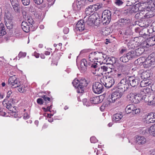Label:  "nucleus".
<instances>
[{"label":"nucleus","mask_w":155,"mask_h":155,"mask_svg":"<svg viewBox=\"0 0 155 155\" xmlns=\"http://www.w3.org/2000/svg\"><path fill=\"white\" fill-rule=\"evenodd\" d=\"M127 98L132 102L134 104H137L139 103L140 101L141 100H144L146 102H148V104L149 105L151 104V101L149 103V101H147L146 97H144V96H143L142 97L139 93L136 94V93L130 94L127 96Z\"/></svg>","instance_id":"f257e3e1"},{"label":"nucleus","mask_w":155,"mask_h":155,"mask_svg":"<svg viewBox=\"0 0 155 155\" xmlns=\"http://www.w3.org/2000/svg\"><path fill=\"white\" fill-rule=\"evenodd\" d=\"M137 60H141L143 61H144L141 62L142 63L143 65L145 68H147L150 67H155V59L152 57V54L149 55L146 59L144 57H141L138 59Z\"/></svg>","instance_id":"f03ea898"},{"label":"nucleus","mask_w":155,"mask_h":155,"mask_svg":"<svg viewBox=\"0 0 155 155\" xmlns=\"http://www.w3.org/2000/svg\"><path fill=\"white\" fill-rule=\"evenodd\" d=\"M98 15L92 14L89 16L86 21V24L89 26H91L94 24L97 26L100 24V21L99 19L98 18Z\"/></svg>","instance_id":"7ed1b4c3"},{"label":"nucleus","mask_w":155,"mask_h":155,"mask_svg":"<svg viewBox=\"0 0 155 155\" xmlns=\"http://www.w3.org/2000/svg\"><path fill=\"white\" fill-rule=\"evenodd\" d=\"M88 84L87 80L83 77H79L78 79V93H84L85 87Z\"/></svg>","instance_id":"20e7f679"},{"label":"nucleus","mask_w":155,"mask_h":155,"mask_svg":"<svg viewBox=\"0 0 155 155\" xmlns=\"http://www.w3.org/2000/svg\"><path fill=\"white\" fill-rule=\"evenodd\" d=\"M123 92L117 89L116 91L113 92L110 97L108 98V101L110 103L115 102L117 99L121 97Z\"/></svg>","instance_id":"39448f33"},{"label":"nucleus","mask_w":155,"mask_h":155,"mask_svg":"<svg viewBox=\"0 0 155 155\" xmlns=\"http://www.w3.org/2000/svg\"><path fill=\"white\" fill-rule=\"evenodd\" d=\"M102 5L97 3L87 7L85 9V13L87 15H89L91 14H94L93 13L101 8Z\"/></svg>","instance_id":"423d86ee"},{"label":"nucleus","mask_w":155,"mask_h":155,"mask_svg":"<svg viewBox=\"0 0 155 155\" xmlns=\"http://www.w3.org/2000/svg\"><path fill=\"white\" fill-rule=\"evenodd\" d=\"M111 13L108 10L104 11L101 16L102 22L103 24H108L111 20Z\"/></svg>","instance_id":"0eeeda50"},{"label":"nucleus","mask_w":155,"mask_h":155,"mask_svg":"<svg viewBox=\"0 0 155 155\" xmlns=\"http://www.w3.org/2000/svg\"><path fill=\"white\" fill-rule=\"evenodd\" d=\"M113 77V73L111 76L104 78L103 82L101 81L104 85L107 88L111 87L114 83V81Z\"/></svg>","instance_id":"6e6552de"},{"label":"nucleus","mask_w":155,"mask_h":155,"mask_svg":"<svg viewBox=\"0 0 155 155\" xmlns=\"http://www.w3.org/2000/svg\"><path fill=\"white\" fill-rule=\"evenodd\" d=\"M139 15L140 18H149L153 17L154 14L152 10H148L145 8L144 11H141L140 12Z\"/></svg>","instance_id":"1a4fd4ad"},{"label":"nucleus","mask_w":155,"mask_h":155,"mask_svg":"<svg viewBox=\"0 0 155 155\" xmlns=\"http://www.w3.org/2000/svg\"><path fill=\"white\" fill-rule=\"evenodd\" d=\"M92 90L95 93L98 94H100L102 93L104 90L103 86L100 82H95L93 84Z\"/></svg>","instance_id":"9d476101"},{"label":"nucleus","mask_w":155,"mask_h":155,"mask_svg":"<svg viewBox=\"0 0 155 155\" xmlns=\"http://www.w3.org/2000/svg\"><path fill=\"white\" fill-rule=\"evenodd\" d=\"M91 72L96 76H101L104 74V72L101 71L100 67L98 66V64L96 63L92 64Z\"/></svg>","instance_id":"9b49d317"},{"label":"nucleus","mask_w":155,"mask_h":155,"mask_svg":"<svg viewBox=\"0 0 155 155\" xmlns=\"http://www.w3.org/2000/svg\"><path fill=\"white\" fill-rule=\"evenodd\" d=\"M125 112L127 114L132 113L134 115L138 114L140 112L139 109L137 108L134 105L129 104L125 108Z\"/></svg>","instance_id":"f8f14e48"},{"label":"nucleus","mask_w":155,"mask_h":155,"mask_svg":"<svg viewBox=\"0 0 155 155\" xmlns=\"http://www.w3.org/2000/svg\"><path fill=\"white\" fill-rule=\"evenodd\" d=\"M147 39H145L143 42V46L148 48L150 46H151L155 45V41L153 37H151L148 38H147Z\"/></svg>","instance_id":"ddd939ff"},{"label":"nucleus","mask_w":155,"mask_h":155,"mask_svg":"<svg viewBox=\"0 0 155 155\" xmlns=\"http://www.w3.org/2000/svg\"><path fill=\"white\" fill-rule=\"evenodd\" d=\"M135 140L136 144L138 145H142L144 144L147 141L146 139L143 137L137 136H135Z\"/></svg>","instance_id":"4468645a"},{"label":"nucleus","mask_w":155,"mask_h":155,"mask_svg":"<svg viewBox=\"0 0 155 155\" xmlns=\"http://www.w3.org/2000/svg\"><path fill=\"white\" fill-rule=\"evenodd\" d=\"M87 64L86 60L85 59H82L81 61L79 68L81 73H84L87 71Z\"/></svg>","instance_id":"2eb2a0df"},{"label":"nucleus","mask_w":155,"mask_h":155,"mask_svg":"<svg viewBox=\"0 0 155 155\" xmlns=\"http://www.w3.org/2000/svg\"><path fill=\"white\" fill-rule=\"evenodd\" d=\"M15 101L14 99L12 98L10 99L9 101H7L5 102H3L4 106L5 107H6L7 109L10 111H13V107L12 106V104Z\"/></svg>","instance_id":"dca6fc26"},{"label":"nucleus","mask_w":155,"mask_h":155,"mask_svg":"<svg viewBox=\"0 0 155 155\" xmlns=\"http://www.w3.org/2000/svg\"><path fill=\"white\" fill-rule=\"evenodd\" d=\"M129 81L130 85L132 87L137 86L140 82V79L137 77H130L129 78Z\"/></svg>","instance_id":"f3484780"},{"label":"nucleus","mask_w":155,"mask_h":155,"mask_svg":"<svg viewBox=\"0 0 155 155\" xmlns=\"http://www.w3.org/2000/svg\"><path fill=\"white\" fill-rule=\"evenodd\" d=\"M150 30L147 29L146 28L143 29L139 32V34L140 36L139 37L140 38H146L150 35Z\"/></svg>","instance_id":"a211bd4d"},{"label":"nucleus","mask_w":155,"mask_h":155,"mask_svg":"<svg viewBox=\"0 0 155 155\" xmlns=\"http://www.w3.org/2000/svg\"><path fill=\"white\" fill-rule=\"evenodd\" d=\"M13 78H11L8 79V84L9 85H11V87L13 88L18 87L20 84L19 82H18L16 79L14 80Z\"/></svg>","instance_id":"6ab92c4d"},{"label":"nucleus","mask_w":155,"mask_h":155,"mask_svg":"<svg viewBox=\"0 0 155 155\" xmlns=\"http://www.w3.org/2000/svg\"><path fill=\"white\" fill-rule=\"evenodd\" d=\"M123 117V116L122 114L120 113L115 114L113 116V122L114 123H120Z\"/></svg>","instance_id":"aec40b11"},{"label":"nucleus","mask_w":155,"mask_h":155,"mask_svg":"<svg viewBox=\"0 0 155 155\" xmlns=\"http://www.w3.org/2000/svg\"><path fill=\"white\" fill-rule=\"evenodd\" d=\"M126 84V80L124 79H122L117 84V89L124 92L125 90V85Z\"/></svg>","instance_id":"412c9836"},{"label":"nucleus","mask_w":155,"mask_h":155,"mask_svg":"<svg viewBox=\"0 0 155 155\" xmlns=\"http://www.w3.org/2000/svg\"><path fill=\"white\" fill-rule=\"evenodd\" d=\"M120 71L126 76L129 73V69L128 67L126 65H122L119 67Z\"/></svg>","instance_id":"4be33fe9"},{"label":"nucleus","mask_w":155,"mask_h":155,"mask_svg":"<svg viewBox=\"0 0 155 155\" xmlns=\"http://www.w3.org/2000/svg\"><path fill=\"white\" fill-rule=\"evenodd\" d=\"M21 27L24 32H28L29 31L30 27L27 22L23 21L21 23Z\"/></svg>","instance_id":"5701e85b"},{"label":"nucleus","mask_w":155,"mask_h":155,"mask_svg":"<svg viewBox=\"0 0 155 155\" xmlns=\"http://www.w3.org/2000/svg\"><path fill=\"white\" fill-rule=\"evenodd\" d=\"M150 91V88L147 87H145L142 88L140 90V91L139 93L142 97L143 96H144V97H146V94L149 93Z\"/></svg>","instance_id":"b1692460"},{"label":"nucleus","mask_w":155,"mask_h":155,"mask_svg":"<svg viewBox=\"0 0 155 155\" xmlns=\"http://www.w3.org/2000/svg\"><path fill=\"white\" fill-rule=\"evenodd\" d=\"M90 102L92 104H95L100 103L101 100L99 96H93L91 98Z\"/></svg>","instance_id":"393cba45"},{"label":"nucleus","mask_w":155,"mask_h":155,"mask_svg":"<svg viewBox=\"0 0 155 155\" xmlns=\"http://www.w3.org/2000/svg\"><path fill=\"white\" fill-rule=\"evenodd\" d=\"M84 29V21L83 20H81L78 21V31H82Z\"/></svg>","instance_id":"a878e982"},{"label":"nucleus","mask_w":155,"mask_h":155,"mask_svg":"<svg viewBox=\"0 0 155 155\" xmlns=\"http://www.w3.org/2000/svg\"><path fill=\"white\" fill-rule=\"evenodd\" d=\"M128 60H131L136 57V54L134 51H131L126 54Z\"/></svg>","instance_id":"bb28decb"},{"label":"nucleus","mask_w":155,"mask_h":155,"mask_svg":"<svg viewBox=\"0 0 155 155\" xmlns=\"http://www.w3.org/2000/svg\"><path fill=\"white\" fill-rule=\"evenodd\" d=\"M110 72L113 73V77L114 78H124L126 76L121 72L120 71L118 73H114L111 71H110Z\"/></svg>","instance_id":"cd10ccee"},{"label":"nucleus","mask_w":155,"mask_h":155,"mask_svg":"<svg viewBox=\"0 0 155 155\" xmlns=\"http://www.w3.org/2000/svg\"><path fill=\"white\" fill-rule=\"evenodd\" d=\"M6 33L5 26L3 24H0V36H3Z\"/></svg>","instance_id":"c85d7f7f"},{"label":"nucleus","mask_w":155,"mask_h":155,"mask_svg":"<svg viewBox=\"0 0 155 155\" xmlns=\"http://www.w3.org/2000/svg\"><path fill=\"white\" fill-rule=\"evenodd\" d=\"M145 119L146 120L145 122L147 124L150 123H153L155 122V120L149 114L147 117L145 118Z\"/></svg>","instance_id":"c756f323"},{"label":"nucleus","mask_w":155,"mask_h":155,"mask_svg":"<svg viewBox=\"0 0 155 155\" xmlns=\"http://www.w3.org/2000/svg\"><path fill=\"white\" fill-rule=\"evenodd\" d=\"M11 4L15 12L17 13H19L20 12L19 3H14Z\"/></svg>","instance_id":"7c9ffc66"},{"label":"nucleus","mask_w":155,"mask_h":155,"mask_svg":"<svg viewBox=\"0 0 155 155\" xmlns=\"http://www.w3.org/2000/svg\"><path fill=\"white\" fill-rule=\"evenodd\" d=\"M96 52H94L91 53L89 55V60L92 62H95V60H97V58L96 59L95 57L94 56L96 55Z\"/></svg>","instance_id":"2f4dec72"},{"label":"nucleus","mask_w":155,"mask_h":155,"mask_svg":"<svg viewBox=\"0 0 155 155\" xmlns=\"http://www.w3.org/2000/svg\"><path fill=\"white\" fill-rule=\"evenodd\" d=\"M144 50L143 48H139L136 49L135 51H134L135 54H136V56L137 57L139 56L140 55L142 54L144 52Z\"/></svg>","instance_id":"473e14b6"},{"label":"nucleus","mask_w":155,"mask_h":155,"mask_svg":"<svg viewBox=\"0 0 155 155\" xmlns=\"http://www.w3.org/2000/svg\"><path fill=\"white\" fill-rule=\"evenodd\" d=\"M155 129V125H153L147 128L146 131L147 133H149L150 135L153 136L154 134V130Z\"/></svg>","instance_id":"72a5a7b5"},{"label":"nucleus","mask_w":155,"mask_h":155,"mask_svg":"<svg viewBox=\"0 0 155 155\" xmlns=\"http://www.w3.org/2000/svg\"><path fill=\"white\" fill-rule=\"evenodd\" d=\"M150 76L149 73L146 72H144L140 75V77L142 79L147 80V79L150 77Z\"/></svg>","instance_id":"f704fd0d"},{"label":"nucleus","mask_w":155,"mask_h":155,"mask_svg":"<svg viewBox=\"0 0 155 155\" xmlns=\"http://www.w3.org/2000/svg\"><path fill=\"white\" fill-rule=\"evenodd\" d=\"M5 22L7 28L8 29H11L13 28V25L12 20L5 21Z\"/></svg>","instance_id":"c9c22d12"},{"label":"nucleus","mask_w":155,"mask_h":155,"mask_svg":"<svg viewBox=\"0 0 155 155\" xmlns=\"http://www.w3.org/2000/svg\"><path fill=\"white\" fill-rule=\"evenodd\" d=\"M4 19L5 21L12 20V17L10 13L9 12H6L4 15Z\"/></svg>","instance_id":"e433bc0d"},{"label":"nucleus","mask_w":155,"mask_h":155,"mask_svg":"<svg viewBox=\"0 0 155 155\" xmlns=\"http://www.w3.org/2000/svg\"><path fill=\"white\" fill-rule=\"evenodd\" d=\"M150 4H152L153 6L155 7V0H149L148 2L147 1V2H144L143 3V4L147 5V6L145 7L146 8H148L149 7V8H150V6H149V5Z\"/></svg>","instance_id":"4c0bfd02"},{"label":"nucleus","mask_w":155,"mask_h":155,"mask_svg":"<svg viewBox=\"0 0 155 155\" xmlns=\"http://www.w3.org/2000/svg\"><path fill=\"white\" fill-rule=\"evenodd\" d=\"M150 83L147 80H143L140 83V86L141 87H144L148 86Z\"/></svg>","instance_id":"58836bf2"},{"label":"nucleus","mask_w":155,"mask_h":155,"mask_svg":"<svg viewBox=\"0 0 155 155\" xmlns=\"http://www.w3.org/2000/svg\"><path fill=\"white\" fill-rule=\"evenodd\" d=\"M100 68L101 71L103 72L104 74H106V72L107 71L108 73H109V70H110V69L107 67L105 66H101Z\"/></svg>","instance_id":"ea45409f"},{"label":"nucleus","mask_w":155,"mask_h":155,"mask_svg":"<svg viewBox=\"0 0 155 155\" xmlns=\"http://www.w3.org/2000/svg\"><path fill=\"white\" fill-rule=\"evenodd\" d=\"M41 97L43 98L45 102V103L46 104L47 103H48L49 102H51V98L50 97H48L46 95H43Z\"/></svg>","instance_id":"a19ab883"},{"label":"nucleus","mask_w":155,"mask_h":155,"mask_svg":"<svg viewBox=\"0 0 155 155\" xmlns=\"http://www.w3.org/2000/svg\"><path fill=\"white\" fill-rule=\"evenodd\" d=\"M12 92L11 91H9L7 92L6 97L4 100V102H5L7 101H9L8 99L12 96Z\"/></svg>","instance_id":"79ce46f5"},{"label":"nucleus","mask_w":155,"mask_h":155,"mask_svg":"<svg viewBox=\"0 0 155 155\" xmlns=\"http://www.w3.org/2000/svg\"><path fill=\"white\" fill-rule=\"evenodd\" d=\"M27 21L29 24L30 26L31 27H32L33 26V25L34 24L35 22L32 18L30 16L28 17Z\"/></svg>","instance_id":"37998d69"},{"label":"nucleus","mask_w":155,"mask_h":155,"mask_svg":"<svg viewBox=\"0 0 155 155\" xmlns=\"http://www.w3.org/2000/svg\"><path fill=\"white\" fill-rule=\"evenodd\" d=\"M18 91L21 93H23L25 92V87L23 85L20 86H18Z\"/></svg>","instance_id":"c03bdc74"},{"label":"nucleus","mask_w":155,"mask_h":155,"mask_svg":"<svg viewBox=\"0 0 155 155\" xmlns=\"http://www.w3.org/2000/svg\"><path fill=\"white\" fill-rule=\"evenodd\" d=\"M120 61L123 62H126L128 61L129 60L128 58H127L126 55L125 56H123L121 57L120 58Z\"/></svg>","instance_id":"a18cd8bd"},{"label":"nucleus","mask_w":155,"mask_h":155,"mask_svg":"<svg viewBox=\"0 0 155 155\" xmlns=\"http://www.w3.org/2000/svg\"><path fill=\"white\" fill-rule=\"evenodd\" d=\"M23 5L27 6L29 5L30 3V0H21Z\"/></svg>","instance_id":"49530a36"},{"label":"nucleus","mask_w":155,"mask_h":155,"mask_svg":"<svg viewBox=\"0 0 155 155\" xmlns=\"http://www.w3.org/2000/svg\"><path fill=\"white\" fill-rule=\"evenodd\" d=\"M37 102L38 104L41 105L43 104L44 101L42 98H39L37 99Z\"/></svg>","instance_id":"de8ad7c7"},{"label":"nucleus","mask_w":155,"mask_h":155,"mask_svg":"<svg viewBox=\"0 0 155 155\" xmlns=\"http://www.w3.org/2000/svg\"><path fill=\"white\" fill-rule=\"evenodd\" d=\"M90 141L91 143H95L98 141V140L94 137H92L90 138Z\"/></svg>","instance_id":"09e8293b"},{"label":"nucleus","mask_w":155,"mask_h":155,"mask_svg":"<svg viewBox=\"0 0 155 155\" xmlns=\"http://www.w3.org/2000/svg\"><path fill=\"white\" fill-rule=\"evenodd\" d=\"M72 84L74 87L76 88H78L77 87V84H78V79L77 78L74 79L72 82Z\"/></svg>","instance_id":"8fccbe9b"},{"label":"nucleus","mask_w":155,"mask_h":155,"mask_svg":"<svg viewBox=\"0 0 155 155\" xmlns=\"http://www.w3.org/2000/svg\"><path fill=\"white\" fill-rule=\"evenodd\" d=\"M110 32L107 30L105 29H103L102 31V34L105 36H107L109 35Z\"/></svg>","instance_id":"3c124183"},{"label":"nucleus","mask_w":155,"mask_h":155,"mask_svg":"<svg viewBox=\"0 0 155 155\" xmlns=\"http://www.w3.org/2000/svg\"><path fill=\"white\" fill-rule=\"evenodd\" d=\"M51 108V105L50 106H48L46 108L45 107H43L42 108V109L45 112H46L48 111H50V110Z\"/></svg>","instance_id":"603ef678"},{"label":"nucleus","mask_w":155,"mask_h":155,"mask_svg":"<svg viewBox=\"0 0 155 155\" xmlns=\"http://www.w3.org/2000/svg\"><path fill=\"white\" fill-rule=\"evenodd\" d=\"M84 0H78V5L80 6V8L82 7L84 5Z\"/></svg>","instance_id":"864d4df0"},{"label":"nucleus","mask_w":155,"mask_h":155,"mask_svg":"<svg viewBox=\"0 0 155 155\" xmlns=\"http://www.w3.org/2000/svg\"><path fill=\"white\" fill-rule=\"evenodd\" d=\"M76 1L74 2L72 6L74 10H76L78 8V5H77V1L78 0H75Z\"/></svg>","instance_id":"5fc2aeb1"},{"label":"nucleus","mask_w":155,"mask_h":155,"mask_svg":"<svg viewBox=\"0 0 155 155\" xmlns=\"http://www.w3.org/2000/svg\"><path fill=\"white\" fill-rule=\"evenodd\" d=\"M26 56V54L25 53L20 52L18 54V57L19 58L22 57H25Z\"/></svg>","instance_id":"6e6d98bb"},{"label":"nucleus","mask_w":155,"mask_h":155,"mask_svg":"<svg viewBox=\"0 0 155 155\" xmlns=\"http://www.w3.org/2000/svg\"><path fill=\"white\" fill-rule=\"evenodd\" d=\"M115 3L117 5L120 6L122 5L123 2L121 0H116Z\"/></svg>","instance_id":"4d7b16f0"},{"label":"nucleus","mask_w":155,"mask_h":155,"mask_svg":"<svg viewBox=\"0 0 155 155\" xmlns=\"http://www.w3.org/2000/svg\"><path fill=\"white\" fill-rule=\"evenodd\" d=\"M33 1L35 3L38 5L41 4L43 2V0H33Z\"/></svg>","instance_id":"13d9d810"},{"label":"nucleus","mask_w":155,"mask_h":155,"mask_svg":"<svg viewBox=\"0 0 155 155\" xmlns=\"http://www.w3.org/2000/svg\"><path fill=\"white\" fill-rule=\"evenodd\" d=\"M83 104L84 105H86L87 106H89L90 105L89 104L87 101V99H84L83 100Z\"/></svg>","instance_id":"bf43d9fd"},{"label":"nucleus","mask_w":155,"mask_h":155,"mask_svg":"<svg viewBox=\"0 0 155 155\" xmlns=\"http://www.w3.org/2000/svg\"><path fill=\"white\" fill-rule=\"evenodd\" d=\"M63 31L65 34H67L69 31V29L67 27H64L63 29Z\"/></svg>","instance_id":"052dcab7"},{"label":"nucleus","mask_w":155,"mask_h":155,"mask_svg":"<svg viewBox=\"0 0 155 155\" xmlns=\"http://www.w3.org/2000/svg\"><path fill=\"white\" fill-rule=\"evenodd\" d=\"M47 115H48V116L50 117V118H49L48 120V121L50 122H53V119L52 118H51V116H52L53 114H48Z\"/></svg>","instance_id":"680f3d73"},{"label":"nucleus","mask_w":155,"mask_h":155,"mask_svg":"<svg viewBox=\"0 0 155 155\" xmlns=\"http://www.w3.org/2000/svg\"><path fill=\"white\" fill-rule=\"evenodd\" d=\"M48 2V5H52L54 3V0H47Z\"/></svg>","instance_id":"e2e57ef3"},{"label":"nucleus","mask_w":155,"mask_h":155,"mask_svg":"<svg viewBox=\"0 0 155 155\" xmlns=\"http://www.w3.org/2000/svg\"><path fill=\"white\" fill-rule=\"evenodd\" d=\"M119 21L120 22L123 23V24H126L127 23V21L126 19L124 20V19H121Z\"/></svg>","instance_id":"0e129e2a"},{"label":"nucleus","mask_w":155,"mask_h":155,"mask_svg":"<svg viewBox=\"0 0 155 155\" xmlns=\"http://www.w3.org/2000/svg\"><path fill=\"white\" fill-rule=\"evenodd\" d=\"M11 4L19 3L18 0H10Z\"/></svg>","instance_id":"69168bd1"},{"label":"nucleus","mask_w":155,"mask_h":155,"mask_svg":"<svg viewBox=\"0 0 155 155\" xmlns=\"http://www.w3.org/2000/svg\"><path fill=\"white\" fill-rule=\"evenodd\" d=\"M150 154L151 155H155V149L150 151Z\"/></svg>","instance_id":"338daca9"},{"label":"nucleus","mask_w":155,"mask_h":155,"mask_svg":"<svg viewBox=\"0 0 155 155\" xmlns=\"http://www.w3.org/2000/svg\"><path fill=\"white\" fill-rule=\"evenodd\" d=\"M150 115L155 120V113H149Z\"/></svg>","instance_id":"774afa93"}]
</instances>
